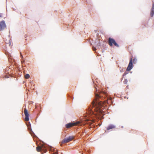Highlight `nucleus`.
Segmentation results:
<instances>
[{
	"label": "nucleus",
	"instance_id": "ddd939ff",
	"mask_svg": "<svg viewBox=\"0 0 154 154\" xmlns=\"http://www.w3.org/2000/svg\"><path fill=\"white\" fill-rule=\"evenodd\" d=\"M28 129L29 130H30L31 129V126L30 124L29 123V125H27Z\"/></svg>",
	"mask_w": 154,
	"mask_h": 154
},
{
	"label": "nucleus",
	"instance_id": "dca6fc26",
	"mask_svg": "<svg viewBox=\"0 0 154 154\" xmlns=\"http://www.w3.org/2000/svg\"><path fill=\"white\" fill-rule=\"evenodd\" d=\"M97 46H98V48H99V47H101V43H100L99 42L98 43H97Z\"/></svg>",
	"mask_w": 154,
	"mask_h": 154
},
{
	"label": "nucleus",
	"instance_id": "2eb2a0df",
	"mask_svg": "<svg viewBox=\"0 0 154 154\" xmlns=\"http://www.w3.org/2000/svg\"><path fill=\"white\" fill-rule=\"evenodd\" d=\"M6 43L7 44H8L10 46L11 45V42L10 40H9L8 43H7V42H6Z\"/></svg>",
	"mask_w": 154,
	"mask_h": 154
},
{
	"label": "nucleus",
	"instance_id": "f3484780",
	"mask_svg": "<svg viewBox=\"0 0 154 154\" xmlns=\"http://www.w3.org/2000/svg\"><path fill=\"white\" fill-rule=\"evenodd\" d=\"M137 59L135 58H134V59L133 60V62H134V63H135L136 62H137Z\"/></svg>",
	"mask_w": 154,
	"mask_h": 154
},
{
	"label": "nucleus",
	"instance_id": "9d476101",
	"mask_svg": "<svg viewBox=\"0 0 154 154\" xmlns=\"http://www.w3.org/2000/svg\"><path fill=\"white\" fill-rule=\"evenodd\" d=\"M115 128V126L113 125H109L108 127L106 128V129L107 130H109L110 129H112Z\"/></svg>",
	"mask_w": 154,
	"mask_h": 154
},
{
	"label": "nucleus",
	"instance_id": "0eeeda50",
	"mask_svg": "<svg viewBox=\"0 0 154 154\" xmlns=\"http://www.w3.org/2000/svg\"><path fill=\"white\" fill-rule=\"evenodd\" d=\"M24 112L25 116V120L26 121H28L29 120V114L28 113V111L26 109H24Z\"/></svg>",
	"mask_w": 154,
	"mask_h": 154
},
{
	"label": "nucleus",
	"instance_id": "412c9836",
	"mask_svg": "<svg viewBox=\"0 0 154 154\" xmlns=\"http://www.w3.org/2000/svg\"><path fill=\"white\" fill-rule=\"evenodd\" d=\"M53 154H58V153H57V152H55V153H53Z\"/></svg>",
	"mask_w": 154,
	"mask_h": 154
},
{
	"label": "nucleus",
	"instance_id": "b1692460",
	"mask_svg": "<svg viewBox=\"0 0 154 154\" xmlns=\"http://www.w3.org/2000/svg\"><path fill=\"white\" fill-rule=\"evenodd\" d=\"M20 54L21 55V57L23 58V56L21 55V53H20Z\"/></svg>",
	"mask_w": 154,
	"mask_h": 154
},
{
	"label": "nucleus",
	"instance_id": "6e6552de",
	"mask_svg": "<svg viewBox=\"0 0 154 154\" xmlns=\"http://www.w3.org/2000/svg\"><path fill=\"white\" fill-rule=\"evenodd\" d=\"M6 27V24L5 21L2 20L0 22V30H2L4 29Z\"/></svg>",
	"mask_w": 154,
	"mask_h": 154
},
{
	"label": "nucleus",
	"instance_id": "a211bd4d",
	"mask_svg": "<svg viewBox=\"0 0 154 154\" xmlns=\"http://www.w3.org/2000/svg\"><path fill=\"white\" fill-rule=\"evenodd\" d=\"M151 10H154V4H153L152 5Z\"/></svg>",
	"mask_w": 154,
	"mask_h": 154
},
{
	"label": "nucleus",
	"instance_id": "7ed1b4c3",
	"mask_svg": "<svg viewBox=\"0 0 154 154\" xmlns=\"http://www.w3.org/2000/svg\"><path fill=\"white\" fill-rule=\"evenodd\" d=\"M74 137L73 136H70L64 139L62 141V143H68L70 141L74 139Z\"/></svg>",
	"mask_w": 154,
	"mask_h": 154
},
{
	"label": "nucleus",
	"instance_id": "423d86ee",
	"mask_svg": "<svg viewBox=\"0 0 154 154\" xmlns=\"http://www.w3.org/2000/svg\"><path fill=\"white\" fill-rule=\"evenodd\" d=\"M133 60L132 58H131L130 62L128 65V66L127 68L126 71H130L132 68L133 67Z\"/></svg>",
	"mask_w": 154,
	"mask_h": 154
},
{
	"label": "nucleus",
	"instance_id": "aec40b11",
	"mask_svg": "<svg viewBox=\"0 0 154 154\" xmlns=\"http://www.w3.org/2000/svg\"><path fill=\"white\" fill-rule=\"evenodd\" d=\"M92 49L94 51H95L96 50V48L94 47H92Z\"/></svg>",
	"mask_w": 154,
	"mask_h": 154
},
{
	"label": "nucleus",
	"instance_id": "f03ea898",
	"mask_svg": "<svg viewBox=\"0 0 154 154\" xmlns=\"http://www.w3.org/2000/svg\"><path fill=\"white\" fill-rule=\"evenodd\" d=\"M108 42L109 45L110 46H112L113 45L117 47H119V45L116 42L115 40L112 38H109L108 39Z\"/></svg>",
	"mask_w": 154,
	"mask_h": 154
},
{
	"label": "nucleus",
	"instance_id": "6ab92c4d",
	"mask_svg": "<svg viewBox=\"0 0 154 154\" xmlns=\"http://www.w3.org/2000/svg\"><path fill=\"white\" fill-rule=\"evenodd\" d=\"M3 17L2 14L0 13V17Z\"/></svg>",
	"mask_w": 154,
	"mask_h": 154
},
{
	"label": "nucleus",
	"instance_id": "f257e3e1",
	"mask_svg": "<svg viewBox=\"0 0 154 154\" xmlns=\"http://www.w3.org/2000/svg\"><path fill=\"white\" fill-rule=\"evenodd\" d=\"M95 97V99L92 102L88 109V112L91 115L92 114L100 115L103 112V103L100 100V99L101 98V94H96Z\"/></svg>",
	"mask_w": 154,
	"mask_h": 154
},
{
	"label": "nucleus",
	"instance_id": "4be33fe9",
	"mask_svg": "<svg viewBox=\"0 0 154 154\" xmlns=\"http://www.w3.org/2000/svg\"><path fill=\"white\" fill-rule=\"evenodd\" d=\"M24 60H23V59H22V61H21V62L22 63H23L24 62Z\"/></svg>",
	"mask_w": 154,
	"mask_h": 154
},
{
	"label": "nucleus",
	"instance_id": "393cba45",
	"mask_svg": "<svg viewBox=\"0 0 154 154\" xmlns=\"http://www.w3.org/2000/svg\"><path fill=\"white\" fill-rule=\"evenodd\" d=\"M5 78H8V76H7L6 75V77H5Z\"/></svg>",
	"mask_w": 154,
	"mask_h": 154
},
{
	"label": "nucleus",
	"instance_id": "1a4fd4ad",
	"mask_svg": "<svg viewBox=\"0 0 154 154\" xmlns=\"http://www.w3.org/2000/svg\"><path fill=\"white\" fill-rule=\"evenodd\" d=\"M93 121L89 119H87L85 120V124H89L90 125H91L92 123L93 122Z\"/></svg>",
	"mask_w": 154,
	"mask_h": 154
},
{
	"label": "nucleus",
	"instance_id": "39448f33",
	"mask_svg": "<svg viewBox=\"0 0 154 154\" xmlns=\"http://www.w3.org/2000/svg\"><path fill=\"white\" fill-rule=\"evenodd\" d=\"M46 149L45 146L43 145H42L41 146H38L36 147V150L38 152L43 151L45 152Z\"/></svg>",
	"mask_w": 154,
	"mask_h": 154
},
{
	"label": "nucleus",
	"instance_id": "f8f14e48",
	"mask_svg": "<svg viewBox=\"0 0 154 154\" xmlns=\"http://www.w3.org/2000/svg\"><path fill=\"white\" fill-rule=\"evenodd\" d=\"M29 77L30 76L29 74H27L25 75V78L26 79H29Z\"/></svg>",
	"mask_w": 154,
	"mask_h": 154
},
{
	"label": "nucleus",
	"instance_id": "20e7f679",
	"mask_svg": "<svg viewBox=\"0 0 154 154\" xmlns=\"http://www.w3.org/2000/svg\"><path fill=\"white\" fill-rule=\"evenodd\" d=\"M79 122H77L74 123H68L66 125V126L67 128H69L73 126H76L79 124Z\"/></svg>",
	"mask_w": 154,
	"mask_h": 154
},
{
	"label": "nucleus",
	"instance_id": "4468645a",
	"mask_svg": "<svg viewBox=\"0 0 154 154\" xmlns=\"http://www.w3.org/2000/svg\"><path fill=\"white\" fill-rule=\"evenodd\" d=\"M123 82L124 84H127L128 82V80L127 79H125Z\"/></svg>",
	"mask_w": 154,
	"mask_h": 154
},
{
	"label": "nucleus",
	"instance_id": "5701e85b",
	"mask_svg": "<svg viewBox=\"0 0 154 154\" xmlns=\"http://www.w3.org/2000/svg\"><path fill=\"white\" fill-rule=\"evenodd\" d=\"M127 74V73L125 72L124 73L123 75H125Z\"/></svg>",
	"mask_w": 154,
	"mask_h": 154
},
{
	"label": "nucleus",
	"instance_id": "9b49d317",
	"mask_svg": "<svg viewBox=\"0 0 154 154\" xmlns=\"http://www.w3.org/2000/svg\"><path fill=\"white\" fill-rule=\"evenodd\" d=\"M154 14V10H151L150 13V16L151 17H152Z\"/></svg>",
	"mask_w": 154,
	"mask_h": 154
}]
</instances>
